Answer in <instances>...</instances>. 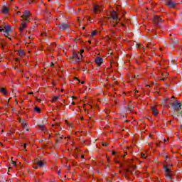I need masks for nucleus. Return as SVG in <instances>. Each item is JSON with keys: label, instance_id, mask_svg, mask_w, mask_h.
Returning a JSON list of instances; mask_svg holds the SVG:
<instances>
[{"label": "nucleus", "instance_id": "nucleus-35", "mask_svg": "<svg viewBox=\"0 0 182 182\" xmlns=\"http://www.w3.org/2000/svg\"><path fill=\"white\" fill-rule=\"evenodd\" d=\"M82 70L83 72H86V70H87V68L86 67V65L83 67Z\"/></svg>", "mask_w": 182, "mask_h": 182}, {"label": "nucleus", "instance_id": "nucleus-16", "mask_svg": "<svg viewBox=\"0 0 182 182\" xmlns=\"http://www.w3.org/2000/svg\"><path fill=\"white\" fill-rule=\"evenodd\" d=\"M36 164H37V166H38V167H43V166H45V164H46V161H45V160L37 161L36 162Z\"/></svg>", "mask_w": 182, "mask_h": 182}, {"label": "nucleus", "instance_id": "nucleus-18", "mask_svg": "<svg viewBox=\"0 0 182 182\" xmlns=\"http://www.w3.org/2000/svg\"><path fill=\"white\" fill-rule=\"evenodd\" d=\"M38 129L41 130V132H46V127L45 125H38Z\"/></svg>", "mask_w": 182, "mask_h": 182}, {"label": "nucleus", "instance_id": "nucleus-31", "mask_svg": "<svg viewBox=\"0 0 182 182\" xmlns=\"http://www.w3.org/2000/svg\"><path fill=\"white\" fill-rule=\"evenodd\" d=\"M141 159H146L147 155H146V154H144V153H141Z\"/></svg>", "mask_w": 182, "mask_h": 182}, {"label": "nucleus", "instance_id": "nucleus-40", "mask_svg": "<svg viewBox=\"0 0 182 182\" xmlns=\"http://www.w3.org/2000/svg\"><path fill=\"white\" fill-rule=\"evenodd\" d=\"M1 49H4V48H5V44H4V43H1Z\"/></svg>", "mask_w": 182, "mask_h": 182}, {"label": "nucleus", "instance_id": "nucleus-43", "mask_svg": "<svg viewBox=\"0 0 182 182\" xmlns=\"http://www.w3.org/2000/svg\"><path fill=\"white\" fill-rule=\"evenodd\" d=\"M108 144H107V143L105 142V143H103V144H102V146H108Z\"/></svg>", "mask_w": 182, "mask_h": 182}, {"label": "nucleus", "instance_id": "nucleus-62", "mask_svg": "<svg viewBox=\"0 0 182 182\" xmlns=\"http://www.w3.org/2000/svg\"><path fill=\"white\" fill-rule=\"evenodd\" d=\"M115 163L119 164V163H120V162H119L118 161H115Z\"/></svg>", "mask_w": 182, "mask_h": 182}, {"label": "nucleus", "instance_id": "nucleus-46", "mask_svg": "<svg viewBox=\"0 0 182 182\" xmlns=\"http://www.w3.org/2000/svg\"><path fill=\"white\" fill-rule=\"evenodd\" d=\"M166 78L164 77L161 78V80L164 81V80H166Z\"/></svg>", "mask_w": 182, "mask_h": 182}, {"label": "nucleus", "instance_id": "nucleus-15", "mask_svg": "<svg viewBox=\"0 0 182 182\" xmlns=\"http://www.w3.org/2000/svg\"><path fill=\"white\" fill-rule=\"evenodd\" d=\"M95 63L96 65H98L99 66H100L103 63V58L100 57H97L95 58Z\"/></svg>", "mask_w": 182, "mask_h": 182}, {"label": "nucleus", "instance_id": "nucleus-33", "mask_svg": "<svg viewBox=\"0 0 182 182\" xmlns=\"http://www.w3.org/2000/svg\"><path fill=\"white\" fill-rule=\"evenodd\" d=\"M168 73H165L164 74H162V76H165V77L167 79L168 77Z\"/></svg>", "mask_w": 182, "mask_h": 182}, {"label": "nucleus", "instance_id": "nucleus-34", "mask_svg": "<svg viewBox=\"0 0 182 182\" xmlns=\"http://www.w3.org/2000/svg\"><path fill=\"white\" fill-rule=\"evenodd\" d=\"M162 141H159L156 143V147H160V144H161Z\"/></svg>", "mask_w": 182, "mask_h": 182}, {"label": "nucleus", "instance_id": "nucleus-30", "mask_svg": "<svg viewBox=\"0 0 182 182\" xmlns=\"http://www.w3.org/2000/svg\"><path fill=\"white\" fill-rule=\"evenodd\" d=\"M134 77L135 79H139V77H140V73L134 74Z\"/></svg>", "mask_w": 182, "mask_h": 182}, {"label": "nucleus", "instance_id": "nucleus-11", "mask_svg": "<svg viewBox=\"0 0 182 182\" xmlns=\"http://www.w3.org/2000/svg\"><path fill=\"white\" fill-rule=\"evenodd\" d=\"M151 110L154 116H157L159 114V109H157V105L151 107Z\"/></svg>", "mask_w": 182, "mask_h": 182}, {"label": "nucleus", "instance_id": "nucleus-59", "mask_svg": "<svg viewBox=\"0 0 182 182\" xmlns=\"http://www.w3.org/2000/svg\"><path fill=\"white\" fill-rule=\"evenodd\" d=\"M28 95H33V92H29Z\"/></svg>", "mask_w": 182, "mask_h": 182}, {"label": "nucleus", "instance_id": "nucleus-21", "mask_svg": "<svg viewBox=\"0 0 182 182\" xmlns=\"http://www.w3.org/2000/svg\"><path fill=\"white\" fill-rule=\"evenodd\" d=\"M20 123H21V126L22 127H23V129H25V127H26V126H28V123L26 122V121H19Z\"/></svg>", "mask_w": 182, "mask_h": 182}, {"label": "nucleus", "instance_id": "nucleus-47", "mask_svg": "<svg viewBox=\"0 0 182 182\" xmlns=\"http://www.w3.org/2000/svg\"><path fill=\"white\" fill-rule=\"evenodd\" d=\"M108 113H110V111L109 109L106 110V114H108Z\"/></svg>", "mask_w": 182, "mask_h": 182}, {"label": "nucleus", "instance_id": "nucleus-55", "mask_svg": "<svg viewBox=\"0 0 182 182\" xmlns=\"http://www.w3.org/2000/svg\"><path fill=\"white\" fill-rule=\"evenodd\" d=\"M50 66L53 67V66H55V64H53V63H51Z\"/></svg>", "mask_w": 182, "mask_h": 182}, {"label": "nucleus", "instance_id": "nucleus-6", "mask_svg": "<svg viewBox=\"0 0 182 182\" xmlns=\"http://www.w3.org/2000/svg\"><path fill=\"white\" fill-rule=\"evenodd\" d=\"M103 11V6L95 4L93 6L92 12L95 15H97V14H100Z\"/></svg>", "mask_w": 182, "mask_h": 182}, {"label": "nucleus", "instance_id": "nucleus-38", "mask_svg": "<svg viewBox=\"0 0 182 182\" xmlns=\"http://www.w3.org/2000/svg\"><path fill=\"white\" fill-rule=\"evenodd\" d=\"M11 164H13V166H16V162L15 161H11Z\"/></svg>", "mask_w": 182, "mask_h": 182}, {"label": "nucleus", "instance_id": "nucleus-56", "mask_svg": "<svg viewBox=\"0 0 182 182\" xmlns=\"http://www.w3.org/2000/svg\"><path fill=\"white\" fill-rule=\"evenodd\" d=\"M37 102H41V99L36 98Z\"/></svg>", "mask_w": 182, "mask_h": 182}, {"label": "nucleus", "instance_id": "nucleus-57", "mask_svg": "<svg viewBox=\"0 0 182 182\" xmlns=\"http://www.w3.org/2000/svg\"><path fill=\"white\" fill-rule=\"evenodd\" d=\"M16 62H19V58H16Z\"/></svg>", "mask_w": 182, "mask_h": 182}, {"label": "nucleus", "instance_id": "nucleus-20", "mask_svg": "<svg viewBox=\"0 0 182 182\" xmlns=\"http://www.w3.org/2000/svg\"><path fill=\"white\" fill-rule=\"evenodd\" d=\"M0 92L3 93V95H8V91L4 87L0 88Z\"/></svg>", "mask_w": 182, "mask_h": 182}, {"label": "nucleus", "instance_id": "nucleus-64", "mask_svg": "<svg viewBox=\"0 0 182 182\" xmlns=\"http://www.w3.org/2000/svg\"><path fill=\"white\" fill-rule=\"evenodd\" d=\"M164 143H166L167 141V140L166 139H164Z\"/></svg>", "mask_w": 182, "mask_h": 182}, {"label": "nucleus", "instance_id": "nucleus-51", "mask_svg": "<svg viewBox=\"0 0 182 182\" xmlns=\"http://www.w3.org/2000/svg\"><path fill=\"white\" fill-rule=\"evenodd\" d=\"M114 154H116V151H112V156H114Z\"/></svg>", "mask_w": 182, "mask_h": 182}, {"label": "nucleus", "instance_id": "nucleus-44", "mask_svg": "<svg viewBox=\"0 0 182 182\" xmlns=\"http://www.w3.org/2000/svg\"><path fill=\"white\" fill-rule=\"evenodd\" d=\"M49 137H55V135H53L52 134H49Z\"/></svg>", "mask_w": 182, "mask_h": 182}, {"label": "nucleus", "instance_id": "nucleus-13", "mask_svg": "<svg viewBox=\"0 0 182 182\" xmlns=\"http://www.w3.org/2000/svg\"><path fill=\"white\" fill-rule=\"evenodd\" d=\"M166 5L169 8H176L177 4L174 1L169 0L167 1Z\"/></svg>", "mask_w": 182, "mask_h": 182}, {"label": "nucleus", "instance_id": "nucleus-36", "mask_svg": "<svg viewBox=\"0 0 182 182\" xmlns=\"http://www.w3.org/2000/svg\"><path fill=\"white\" fill-rule=\"evenodd\" d=\"M83 53H85V50L81 49V50H80V55H83Z\"/></svg>", "mask_w": 182, "mask_h": 182}, {"label": "nucleus", "instance_id": "nucleus-52", "mask_svg": "<svg viewBox=\"0 0 182 182\" xmlns=\"http://www.w3.org/2000/svg\"><path fill=\"white\" fill-rule=\"evenodd\" d=\"M18 15H21V11H17V13H16Z\"/></svg>", "mask_w": 182, "mask_h": 182}, {"label": "nucleus", "instance_id": "nucleus-26", "mask_svg": "<svg viewBox=\"0 0 182 182\" xmlns=\"http://www.w3.org/2000/svg\"><path fill=\"white\" fill-rule=\"evenodd\" d=\"M133 109H134V107L132 105L131 103H129L128 105V110H129V112H132V110H133Z\"/></svg>", "mask_w": 182, "mask_h": 182}, {"label": "nucleus", "instance_id": "nucleus-45", "mask_svg": "<svg viewBox=\"0 0 182 182\" xmlns=\"http://www.w3.org/2000/svg\"><path fill=\"white\" fill-rule=\"evenodd\" d=\"M75 80H77L78 81V83H80V80H79L77 77H75Z\"/></svg>", "mask_w": 182, "mask_h": 182}, {"label": "nucleus", "instance_id": "nucleus-50", "mask_svg": "<svg viewBox=\"0 0 182 182\" xmlns=\"http://www.w3.org/2000/svg\"><path fill=\"white\" fill-rule=\"evenodd\" d=\"M72 105H73V106H75V105H76V102H72Z\"/></svg>", "mask_w": 182, "mask_h": 182}, {"label": "nucleus", "instance_id": "nucleus-7", "mask_svg": "<svg viewBox=\"0 0 182 182\" xmlns=\"http://www.w3.org/2000/svg\"><path fill=\"white\" fill-rule=\"evenodd\" d=\"M153 22L154 25H157V26H160V24L164 22V20H163L161 17H160L159 16H154Z\"/></svg>", "mask_w": 182, "mask_h": 182}, {"label": "nucleus", "instance_id": "nucleus-1", "mask_svg": "<svg viewBox=\"0 0 182 182\" xmlns=\"http://www.w3.org/2000/svg\"><path fill=\"white\" fill-rule=\"evenodd\" d=\"M0 32H5L4 36H6V38H9V39H11V37H9V33L11 32V26L8 24L5 26H1Z\"/></svg>", "mask_w": 182, "mask_h": 182}, {"label": "nucleus", "instance_id": "nucleus-48", "mask_svg": "<svg viewBox=\"0 0 182 182\" xmlns=\"http://www.w3.org/2000/svg\"><path fill=\"white\" fill-rule=\"evenodd\" d=\"M24 149L26 150V144H23Z\"/></svg>", "mask_w": 182, "mask_h": 182}, {"label": "nucleus", "instance_id": "nucleus-9", "mask_svg": "<svg viewBox=\"0 0 182 182\" xmlns=\"http://www.w3.org/2000/svg\"><path fill=\"white\" fill-rule=\"evenodd\" d=\"M171 106L173 107L174 110H176V112H180V110H181V103L178 102V101L172 103Z\"/></svg>", "mask_w": 182, "mask_h": 182}, {"label": "nucleus", "instance_id": "nucleus-23", "mask_svg": "<svg viewBox=\"0 0 182 182\" xmlns=\"http://www.w3.org/2000/svg\"><path fill=\"white\" fill-rule=\"evenodd\" d=\"M97 30H95V31H92L91 34H90V38H93L94 36H96V35H97Z\"/></svg>", "mask_w": 182, "mask_h": 182}, {"label": "nucleus", "instance_id": "nucleus-19", "mask_svg": "<svg viewBox=\"0 0 182 182\" xmlns=\"http://www.w3.org/2000/svg\"><path fill=\"white\" fill-rule=\"evenodd\" d=\"M18 55H19L21 58H23V56H25V52H23V50H18Z\"/></svg>", "mask_w": 182, "mask_h": 182}, {"label": "nucleus", "instance_id": "nucleus-32", "mask_svg": "<svg viewBox=\"0 0 182 182\" xmlns=\"http://www.w3.org/2000/svg\"><path fill=\"white\" fill-rule=\"evenodd\" d=\"M136 48H144V46L142 44L137 43L136 44Z\"/></svg>", "mask_w": 182, "mask_h": 182}, {"label": "nucleus", "instance_id": "nucleus-49", "mask_svg": "<svg viewBox=\"0 0 182 182\" xmlns=\"http://www.w3.org/2000/svg\"><path fill=\"white\" fill-rule=\"evenodd\" d=\"M74 157H75V159H77V154H74Z\"/></svg>", "mask_w": 182, "mask_h": 182}, {"label": "nucleus", "instance_id": "nucleus-22", "mask_svg": "<svg viewBox=\"0 0 182 182\" xmlns=\"http://www.w3.org/2000/svg\"><path fill=\"white\" fill-rule=\"evenodd\" d=\"M60 134L59 132L55 133V137H56V141L55 143H59V138L60 137Z\"/></svg>", "mask_w": 182, "mask_h": 182}, {"label": "nucleus", "instance_id": "nucleus-61", "mask_svg": "<svg viewBox=\"0 0 182 182\" xmlns=\"http://www.w3.org/2000/svg\"><path fill=\"white\" fill-rule=\"evenodd\" d=\"M81 83L82 85H85V81H82Z\"/></svg>", "mask_w": 182, "mask_h": 182}, {"label": "nucleus", "instance_id": "nucleus-63", "mask_svg": "<svg viewBox=\"0 0 182 182\" xmlns=\"http://www.w3.org/2000/svg\"><path fill=\"white\" fill-rule=\"evenodd\" d=\"M33 2V0H31L30 4H32Z\"/></svg>", "mask_w": 182, "mask_h": 182}, {"label": "nucleus", "instance_id": "nucleus-60", "mask_svg": "<svg viewBox=\"0 0 182 182\" xmlns=\"http://www.w3.org/2000/svg\"><path fill=\"white\" fill-rule=\"evenodd\" d=\"M121 26H124V23H121Z\"/></svg>", "mask_w": 182, "mask_h": 182}, {"label": "nucleus", "instance_id": "nucleus-25", "mask_svg": "<svg viewBox=\"0 0 182 182\" xmlns=\"http://www.w3.org/2000/svg\"><path fill=\"white\" fill-rule=\"evenodd\" d=\"M32 39H33V36H32L27 37L26 41H27L28 43H29V42H31Z\"/></svg>", "mask_w": 182, "mask_h": 182}, {"label": "nucleus", "instance_id": "nucleus-3", "mask_svg": "<svg viewBox=\"0 0 182 182\" xmlns=\"http://www.w3.org/2000/svg\"><path fill=\"white\" fill-rule=\"evenodd\" d=\"M164 168L165 170V177L169 178V180H173V171H171L168 166L164 165Z\"/></svg>", "mask_w": 182, "mask_h": 182}, {"label": "nucleus", "instance_id": "nucleus-29", "mask_svg": "<svg viewBox=\"0 0 182 182\" xmlns=\"http://www.w3.org/2000/svg\"><path fill=\"white\" fill-rule=\"evenodd\" d=\"M137 93H139V90H134V94H135L134 96H135V97H141V95H138V96L136 95H137Z\"/></svg>", "mask_w": 182, "mask_h": 182}, {"label": "nucleus", "instance_id": "nucleus-53", "mask_svg": "<svg viewBox=\"0 0 182 182\" xmlns=\"http://www.w3.org/2000/svg\"><path fill=\"white\" fill-rule=\"evenodd\" d=\"M75 150H76V151H79V148L78 147H75Z\"/></svg>", "mask_w": 182, "mask_h": 182}, {"label": "nucleus", "instance_id": "nucleus-54", "mask_svg": "<svg viewBox=\"0 0 182 182\" xmlns=\"http://www.w3.org/2000/svg\"><path fill=\"white\" fill-rule=\"evenodd\" d=\"M65 123L66 124H68V126H69V122H68V120H65Z\"/></svg>", "mask_w": 182, "mask_h": 182}, {"label": "nucleus", "instance_id": "nucleus-5", "mask_svg": "<svg viewBox=\"0 0 182 182\" xmlns=\"http://www.w3.org/2000/svg\"><path fill=\"white\" fill-rule=\"evenodd\" d=\"M29 16H31V11H25L23 14L21 16V21H26V22H31V18H29Z\"/></svg>", "mask_w": 182, "mask_h": 182}, {"label": "nucleus", "instance_id": "nucleus-4", "mask_svg": "<svg viewBox=\"0 0 182 182\" xmlns=\"http://www.w3.org/2000/svg\"><path fill=\"white\" fill-rule=\"evenodd\" d=\"M83 55L80 54V52L78 53H73V60L75 61V63H79V62H82V58Z\"/></svg>", "mask_w": 182, "mask_h": 182}, {"label": "nucleus", "instance_id": "nucleus-17", "mask_svg": "<svg viewBox=\"0 0 182 182\" xmlns=\"http://www.w3.org/2000/svg\"><path fill=\"white\" fill-rule=\"evenodd\" d=\"M1 12L3 14H8L9 12V9H8V7L4 6Z\"/></svg>", "mask_w": 182, "mask_h": 182}, {"label": "nucleus", "instance_id": "nucleus-2", "mask_svg": "<svg viewBox=\"0 0 182 182\" xmlns=\"http://www.w3.org/2000/svg\"><path fill=\"white\" fill-rule=\"evenodd\" d=\"M111 15V18L114 20L116 21V23L112 24V26H114V28H116V26H117V25H119V22H120V21H122V18H119V16L117 15V12L112 11L110 13Z\"/></svg>", "mask_w": 182, "mask_h": 182}, {"label": "nucleus", "instance_id": "nucleus-41", "mask_svg": "<svg viewBox=\"0 0 182 182\" xmlns=\"http://www.w3.org/2000/svg\"><path fill=\"white\" fill-rule=\"evenodd\" d=\"M63 136H60V138H58L59 143L60 142V140H63Z\"/></svg>", "mask_w": 182, "mask_h": 182}, {"label": "nucleus", "instance_id": "nucleus-12", "mask_svg": "<svg viewBox=\"0 0 182 182\" xmlns=\"http://www.w3.org/2000/svg\"><path fill=\"white\" fill-rule=\"evenodd\" d=\"M70 25H69L68 23H60V29H61V31H66V29H68V28H70Z\"/></svg>", "mask_w": 182, "mask_h": 182}, {"label": "nucleus", "instance_id": "nucleus-24", "mask_svg": "<svg viewBox=\"0 0 182 182\" xmlns=\"http://www.w3.org/2000/svg\"><path fill=\"white\" fill-rule=\"evenodd\" d=\"M146 48H150L151 49H152V50H154V44H151V43H149L146 45Z\"/></svg>", "mask_w": 182, "mask_h": 182}, {"label": "nucleus", "instance_id": "nucleus-37", "mask_svg": "<svg viewBox=\"0 0 182 182\" xmlns=\"http://www.w3.org/2000/svg\"><path fill=\"white\" fill-rule=\"evenodd\" d=\"M127 156V152L124 151V154L122 156V159H124Z\"/></svg>", "mask_w": 182, "mask_h": 182}, {"label": "nucleus", "instance_id": "nucleus-58", "mask_svg": "<svg viewBox=\"0 0 182 182\" xmlns=\"http://www.w3.org/2000/svg\"><path fill=\"white\" fill-rule=\"evenodd\" d=\"M81 159H85V155H82Z\"/></svg>", "mask_w": 182, "mask_h": 182}, {"label": "nucleus", "instance_id": "nucleus-8", "mask_svg": "<svg viewBox=\"0 0 182 182\" xmlns=\"http://www.w3.org/2000/svg\"><path fill=\"white\" fill-rule=\"evenodd\" d=\"M21 24L20 25L19 27V31L21 32V33H23V31H25V29H26V28L28 27V25H26V23H29L30 21H26L25 20H21Z\"/></svg>", "mask_w": 182, "mask_h": 182}, {"label": "nucleus", "instance_id": "nucleus-14", "mask_svg": "<svg viewBox=\"0 0 182 182\" xmlns=\"http://www.w3.org/2000/svg\"><path fill=\"white\" fill-rule=\"evenodd\" d=\"M55 46H56V43H52L51 46H48V50L49 52H55Z\"/></svg>", "mask_w": 182, "mask_h": 182}, {"label": "nucleus", "instance_id": "nucleus-42", "mask_svg": "<svg viewBox=\"0 0 182 182\" xmlns=\"http://www.w3.org/2000/svg\"><path fill=\"white\" fill-rule=\"evenodd\" d=\"M124 177H125V178H127V180H129V176H128L127 174H125V175H124Z\"/></svg>", "mask_w": 182, "mask_h": 182}, {"label": "nucleus", "instance_id": "nucleus-28", "mask_svg": "<svg viewBox=\"0 0 182 182\" xmlns=\"http://www.w3.org/2000/svg\"><path fill=\"white\" fill-rule=\"evenodd\" d=\"M34 110L37 112V113H41V108L39 107H36L34 108Z\"/></svg>", "mask_w": 182, "mask_h": 182}, {"label": "nucleus", "instance_id": "nucleus-39", "mask_svg": "<svg viewBox=\"0 0 182 182\" xmlns=\"http://www.w3.org/2000/svg\"><path fill=\"white\" fill-rule=\"evenodd\" d=\"M84 144L85 146H89L90 144L89 142H87V141H84Z\"/></svg>", "mask_w": 182, "mask_h": 182}, {"label": "nucleus", "instance_id": "nucleus-10", "mask_svg": "<svg viewBox=\"0 0 182 182\" xmlns=\"http://www.w3.org/2000/svg\"><path fill=\"white\" fill-rule=\"evenodd\" d=\"M136 168H137V166L135 165H131L125 170V173H129V174L132 175L133 171H135Z\"/></svg>", "mask_w": 182, "mask_h": 182}, {"label": "nucleus", "instance_id": "nucleus-27", "mask_svg": "<svg viewBox=\"0 0 182 182\" xmlns=\"http://www.w3.org/2000/svg\"><path fill=\"white\" fill-rule=\"evenodd\" d=\"M59 100V97H53L52 99V103H55V102H58Z\"/></svg>", "mask_w": 182, "mask_h": 182}]
</instances>
